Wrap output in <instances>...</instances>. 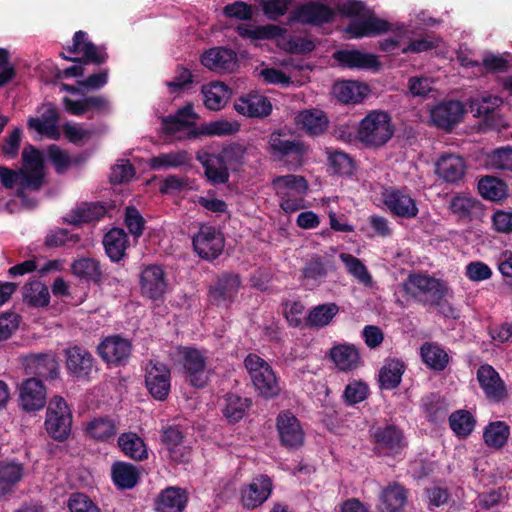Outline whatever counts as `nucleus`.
Instances as JSON below:
<instances>
[{
    "label": "nucleus",
    "mask_w": 512,
    "mask_h": 512,
    "mask_svg": "<svg viewBox=\"0 0 512 512\" xmlns=\"http://www.w3.org/2000/svg\"><path fill=\"white\" fill-rule=\"evenodd\" d=\"M140 289L143 296L152 300L163 298L167 290V280L161 266L148 265L141 271Z\"/></svg>",
    "instance_id": "nucleus-23"
},
{
    "label": "nucleus",
    "mask_w": 512,
    "mask_h": 512,
    "mask_svg": "<svg viewBox=\"0 0 512 512\" xmlns=\"http://www.w3.org/2000/svg\"><path fill=\"white\" fill-rule=\"evenodd\" d=\"M228 87L222 83H215L210 88L203 90L204 104L209 110L217 111L224 107L226 100L225 94Z\"/></svg>",
    "instance_id": "nucleus-60"
},
{
    "label": "nucleus",
    "mask_w": 512,
    "mask_h": 512,
    "mask_svg": "<svg viewBox=\"0 0 512 512\" xmlns=\"http://www.w3.org/2000/svg\"><path fill=\"white\" fill-rule=\"evenodd\" d=\"M465 111L459 100L443 101L431 110V120L436 127L451 131L462 121Z\"/></svg>",
    "instance_id": "nucleus-22"
},
{
    "label": "nucleus",
    "mask_w": 512,
    "mask_h": 512,
    "mask_svg": "<svg viewBox=\"0 0 512 512\" xmlns=\"http://www.w3.org/2000/svg\"><path fill=\"white\" fill-rule=\"evenodd\" d=\"M382 202L389 212L404 219L416 218L419 212L416 201L406 189L389 187L383 190Z\"/></svg>",
    "instance_id": "nucleus-16"
},
{
    "label": "nucleus",
    "mask_w": 512,
    "mask_h": 512,
    "mask_svg": "<svg viewBox=\"0 0 512 512\" xmlns=\"http://www.w3.org/2000/svg\"><path fill=\"white\" fill-rule=\"evenodd\" d=\"M327 276V261L319 255H313L305 262L301 269V285L306 290H314L325 282Z\"/></svg>",
    "instance_id": "nucleus-28"
},
{
    "label": "nucleus",
    "mask_w": 512,
    "mask_h": 512,
    "mask_svg": "<svg viewBox=\"0 0 512 512\" xmlns=\"http://www.w3.org/2000/svg\"><path fill=\"white\" fill-rule=\"evenodd\" d=\"M72 412L65 399L61 396L51 398L45 418L47 434L58 442L68 439L72 429Z\"/></svg>",
    "instance_id": "nucleus-7"
},
{
    "label": "nucleus",
    "mask_w": 512,
    "mask_h": 512,
    "mask_svg": "<svg viewBox=\"0 0 512 512\" xmlns=\"http://www.w3.org/2000/svg\"><path fill=\"white\" fill-rule=\"evenodd\" d=\"M234 109L246 117L264 118L271 114L272 104L264 95L249 93L235 101Z\"/></svg>",
    "instance_id": "nucleus-26"
},
{
    "label": "nucleus",
    "mask_w": 512,
    "mask_h": 512,
    "mask_svg": "<svg viewBox=\"0 0 512 512\" xmlns=\"http://www.w3.org/2000/svg\"><path fill=\"white\" fill-rule=\"evenodd\" d=\"M117 431L114 420L109 417H98L91 420L86 426V432L97 441H108Z\"/></svg>",
    "instance_id": "nucleus-55"
},
{
    "label": "nucleus",
    "mask_w": 512,
    "mask_h": 512,
    "mask_svg": "<svg viewBox=\"0 0 512 512\" xmlns=\"http://www.w3.org/2000/svg\"><path fill=\"white\" fill-rule=\"evenodd\" d=\"M47 391L41 379L30 377L19 387V405L28 412L43 409L47 403Z\"/></svg>",
    "instance_id": "nucleus-21"
},
{
    "label": "nucleus",
    "mask_w": 512,
    "mask_h": 512,
    "mask_svg": "<svg viewBox=\"0 0 512 512\" xmlns=\"http://www.w3.org/2000/svg\"><path fill=\"white\" fill-rule=\"evenodd\" d=\"M124 222L127 229L134 237L138 238L143 234L145 228V219L136 207H126Z\"/></svg>",
    "instance_id": "nucleus-63"
},
{
    "label": "nucleus",
    "mask_w": 512,
    "mask_h": 512,
    "mask_svg": "<svg viewBox=\"0 0 512 512\" xmlns=\"http://www.w3.org/2000/svg\"><path fill=\"white\" fill-rule=\"evenodd\" d=\"M328 164L333 172L342 177H351L356 169L354 159L347 153L340 150L327 151Z\"/></svg>",
    "instance_id": "nucleus-54"
},
{
    "label": "nucleus",
    "mask_w": 512,
    "mask_h": 512,
    "mask_svg": "<svg viewBox=\"0 0 512 512\" xmlns=\"http://www.w3.org/2000/svg\"><path fill=\"white\" fill-rule=\"evenodd\" d=\"M107 213V207L102 202H82L70 213L63 217L64 223L80 226L84 223L96 222Z\"/></svg>",
    "instance_id": "nucleus-30"
},
{
    "label": "nucleus",
    "mask_w": 512,
    "mask_h": 512,
    "mask_svg": "<svg viewBox=\"0 0 512 512\" xmlns=\"http://www.w3.org/2000/svg\"><path fill=\"white\" fill-rule=\"evenodd\" d=\"M421 408L427 420L432 423L443 421L448 412L445 401L434 393L422 398Z\"/></svg>",
    "instance_id": "nucleus-52"
},
{
    "label": "nucleus",
    "mask_w": 512,
    "mask_h": 512,
    "mask_svg": "<svg viewBox=\"0 0 512 512\" xmlns=\"http://www.w3.org/2000/svg\"><path fill=\"white\" fill-rule=\"evenodd\" d=\"M277 195L290 194L288 190H293L299 195L307 193L309 185L304 176L288 174L277 176L272 180Z\"/></svg>",
    "instance_id": "nucleus-48"
},
{
    "label": "nucleus",
    "mask_w": 512,
    "mask_h": 512,
    "mask_svg": "<svg viewBox=\"0 0 512 512\" xmlns=\"http://www.w3.org/2000/svg\"><path fill=\"white\" fill-rule=\"evenodd\" d=\"M333 58L340 66L349 69H365L377 71L381 64L376 55L365 53L356 49L337 50L333 54Z\"/></svg>",
    "instance_id": "nucleus-25"
},
{
    "label": "nucleus",
    "mask_w": 512,
    "mask_h": 512,
    "mask_svg": "<svg viewBox=\"0 0 512 512\" xmlns=\"http://www.w3.org/2000/svg\"><path fill=\"white\" fill-rule=\"evenodd\" d=\"M184 434L178 426H168L162 432V442L168 449L170 457L176 462H186L189 450L182 447Z\"/></svg>",
    "instance_id": "nucleus-36"
},
{
    "label": "nucleus",
    "mask_w": 512,
    "mask_h": 512,
    "mask_svg": "<svg viewBox=\"0 0 512 512\" xmlns=\"http://www.w3.org/2000/svg\"><path fill=\"white\" fill-rule=\"evenodd\" d=\"M118 446L125 456L143 461L148 458V451L144 440L135 432H125L118 437Z\"/></svg>",
    "instance_id": "nucleus-42"
},
{
    "label": "nucleus",
    "mask_w": 512,
    "mask_h": 512,
    "mask_svg": "<svg viewBox=\"0 0 512 512\" xmlns=\"http://www.w3.org/2000/svg\"><path fill=\"white\" fill-rule=\"evenodd\" d=\"M111 477L117 488L123 490L132 489L140 480V471L131 463L117 461L112 465Z\"/></svg>",
    "instance_id": "nucleus-35"
},
{
    "label": "nucleus",
    "mask_w": 512,
    "mask_h": 512,
    "mask_svg": "<svg viewBox=\"0 0 512 512\" xmlns=\"http://www.w3.org/2000/svg\"><path fill=\"white\" fill-rule=\"evenodd\" d=\"M252 406V399L236 393H226L220 402L223 417L229 424L240 422Z\"/></svg>",
    "instance_id": "nucleus-31"
},
{
    "label": "nucleus",
    "mask_w": 512,
    "mask_h": 512,
    "mask_svg": "<svg viewBox=\"0 0 512 512\" xmlns=\"http://www.w3.org/2000/svg\"><path fill=\"white\" fill-rule=\"evenodd\" d=\"M407 501V490L397 482L389 484L380 494L379 512H401Z\"/></svg>",
    "instance_id": "nucleus-34"
},
{
    "label": "nucleus",
    "mask_w": 512,
    "mask_h": 512,
    "mask_svg": "<svg viewBox=\"0 0 512 512\" xmlns=\"http://www.w3.org/2000/svg\"><path fill=\"white\" fill-rule=\"evenodd\" d=\"M406 365L401 359H387L379 371V383L382 389H396L402 380Z\"/></svg>",
    "instance_id": "nucleus-38"
},
{
    "label": "nucleus",
    "mask_w": 512,
    "mask_h": 512,
    "mask_svg": "<svg viewBox=\"0 0 512 512\" xmlns=\"http://www.w3.org/2000/svg\"><path fill=\"white\" fill-rule=\"evenodd\" d=\"M339 306L329 302L319 304L309 310L305 318V326L311 329H321L328 326L338 314Z\"/></svg>",
    "instance_id": "nucleus-41"
},
{
    "label": "nucleus",
    "mask_w": 512,
    "mask_h": 512,
    "mask_svg": "<svg viewBox=\"0 0 512 512\" xmlns=\"http://www.w3.org/2000/svg\"><path fill=\"white\" fill-rule=\"evenodd\" d=\"M420 355L424 364L430 369L441 372L449 363V355L437 343L425 342L420 347Z\"/></svg>",
    "instance_id": "nucleus-45"
},
{
    "label": "nucleus",
    "mask_w": 512,
    "mask_h": 512,
    "mask_svg": "<svg viewBox=\"0 0 512 512\" xmlns=\"http://www.w3.org/2000/svg\"><path fill=\"white\" fill-rule=\"evenodd\" d=\"M190 161V156L187 151H172L169 153H161L153 156L148 160V166L151 170L159 171L162 169H176L187 165Z\"/></svg>",
    "instance_id": "nucleus-47"
},
{
    "label": "nucleus",
    "mask_w": 512,
    "mask_h": 512,
    "mask_svg": "<svg viewBox=\"0 0 512 512\" xmlns=\"http://www.w3.org/2000/svg\"><path fill=\"white\" fill-rule=\"evenodd\" d=\"M276 428L282 446L289 450L298 449L304 443V431L300 421L289 410L282 411L276 418Z\"/></svg>",
    "instance_id": "nucleus-19"
},
{
    "label": "nucleus",
    "mask_w": 512,
    "mask_h": 512,
    "mask_svg": "<svg viewBox=\"0 0 512 512\" xmlns=\"http://www.w3.org/2000/svg\"><path fill=\"white\" fill-rule=\"evenodd\" d=\"M201 64L211 71L232 72L237 66V55L229 48L214 47L201 55Z\"/></svg>",
    "instance_id": "nucleus-24"
},
{
    "label": "nucleus",
    "mask_w": 512,
    "mask_h": 512,
    "mask_svg": "<svg viewBox=\"0 0 512 512\" xmlns=\"http://www.w3.org/2000/svg\"><path fill=\"white\" fill-rule=\"evenodd\" d=\"M240 125L237 122H230L228 120H216L209 123L202 124L198 128L190 129L188 132L189 139H196L201 135L205 136H230L237 133Z\"/></svg>",
    "instance_id": "nucleus-40"
},
{
    "label": "nucleus",
    "mask_w": 512,
    "mask_h": 512,
    "mask_svg": "<svg viewBox=\"0 0 512 512\" xmlns=\"http://www.w3.org/2000/svg\"><path fill=\"white\" fill-rule=\"evenodd\" d=\"M63 105L71 115L87 116L88 119H93L95 115H106L110 112V102L103 95L85 96L78 100L64 97Z\"/></svg>",
    "instance_id": "nucleus-20"
},
{
    "label": "nucleus",
    "mask_w": 512,
    "mask_h": 512,
    "mask_svg": "<svg viewBox=\"0 0 512 512\" xmlns=\"http://www.w3.org/2000/svg\"><path fill=\"white\" fill-rule=\"evenodd\" d=\"M66 50L71 54H82L78 58H66V60L74 62L75 64L59 71L56 75L57 78H71L80 77L85 74V66L93 64L101 66L105 64L109 58L105 47H99L88 39V34L85 31L79 30L73 36L71 46Z\"/></svg>",
    "instance_id": "nucleus-2"
},
{
    "label": "nucleus",
    "mask_w": 512,
    "mask_h": 512,
    "mask_svg": "<svg viewBox=\"0 0 512 512\" xmlns=\"http://www.w3.org/2000/svg\"><path fill=\"white\" fill-rule=\"evenodd\" d=\"M368 87L356 81H342L334 84L333 94L342 103H360L367 96Z\"/></svg>",
    "instance_id": "nucleus-43"
},
{
    "label": "nucleus",
    "mask_w": 512,
    "mask_h": 512,
    "mask_svg": "<svg viewBox=\"0 0 512 512\" xmlns=\"http://www.w3.org/2000/svg\"><path fill=\"white\" fill-rule=\"evenodd\" d=\"M449 209L459 221L469 222L479 215L482 204L472 197L456 195L451 198Z\"/></svg>",
    "instance_id": "nucleus-37"
},
{
    "label": "nucleus",
    "mask_w": 512,
    "mask_h": 512,
    "mask_svg": "<svg viewBox=\"0 0 512 512\" xmlns=\"http://www.w3.org/2000/svg\"><path fill=\"white\" fill-rule=\"evenodd\" d=\"M477 380L488 399L499 402L506 397L505 384L491 365L483 364L478 368Z\"/></svg>",
    "instance_id": "nucleus-27"
},
{
    "label": "nucleus",
    "mask_w": 512,
    "mask_h": 512,
    "mask_svg": "<svg viewBox=\"0 0 512 512\" xmlns=\"http://www.w3.org/2000/svg\"><path fill=\"white\" fill-rule=\"evenodd\" d=\"M29 171L44 172L43 154L33 145H27L22 151V168Z\"/></svg>",
    "instance_id": "nucleus-62"
},
{
    "label": "nucleus",
    "mask_w": 512,
    "mask_h": 512,
    "mask_svg": "<svg viewBox=\"0 0 512 512\" xmlns=\"http://www.w3.org/2000/svg\"><path fill=\"white\" fill-rule=\"evenodd\" d=\"M369 434L377 456L395 458L408 445L403 430L395 424L372 426Z\"/></svg>",
    "instance_id": "nucleus-6"
},
{
    "label": "nucleus",
    "mask_w": 512,
    "mask_h": 512,
    "mask_svg": "<svg viewBox=\"0 0 512 512\" xmlns=\"http://www.w3.org/2000/svg\"><path fill=\"white\" fill-rule=\"evenodd\" d=\"M340 259L344 263L349 274L365 285L371 284L372 277L366 266L359 258L348 253H341Z\"/></svg>",
    "instance_id": "nucleus-59"
},
{
    "label": "nucleus",
    "mask_w": 512,
    "mask_h": 512,
    "mask_svg": "<svg viewBox=\"0 0 512 512\" xmlns=\"http://www.w3.org/2000/svg\"><path fill=\"white\" fill-rule=\"evenodd\" d=\"M227 154L226 149H223L220 153L199 151L196 154V160L203 166L204 174L212 185L226 184L229 181Z\"/></svg>",
    "instance_id": "nucleus-17"
},
{
    "label": "nucleus",
    "mask_w": 512,
    "mask_h": 512,
    "mask_svg": "<svg viewBox=\"0 0 512 512\" xmlns=\"http://www.w3.org/2000/svg\"><path fill=\"white\" fill-rule=\"evenodd\" d=\"M45 173L20 169L19 186L16 189V196L23 202L28 203L26 191H39L44 184Z\"/></svg>",
    "instance_id": "nucleus-49"
},
{
    "label": "nucleus",
    "mask_w": 512,
    "mask_h": 512,
    "mask_svg": "<svg viewBox=\"0 0 512 512\" xmlns=\"http://www.w3.org/2000/svg\"><path fill=\"white\" fill-rule=\"evenodd\" d=\"M69 512H101L100 507L90 496L82 492H73L67 500Z\"/></svg>",
    "instance_id": "nucleus-61"
},
{
    "label": "nucleus",
    "mask_w": 512,
    "mask_h": 512,
    "mask_svg": "<svg viewBox=\"0 0 512 512\" xmlns=\"http://www.w3.org/2000/svg\"><path fill=\"white\" fill-rule=\"evenodd\" d=\"M272 491V479L266 474H259L249 484L241 487V504L245 509L254 510L267 501Z\"/></svg>",
    "instance_id": "nucleus-18"
},
{
    "label": "nucleus",
    "mask_w": 512,
    "mask_h": 512,
    "mask_svg": "<svg viewBox=\"0 0 512 512\" xmlns=\"http://www.w3.org/2000/svg\"><path fill=\"white\" fill-rule=\"evenodd\" d=\"M23 302L30 307H46L50 303L48 287L39 280L26 283L22 292Z\"/></svg>",
    "instance_id": "nucleus-46"
},
{
    "label": "nucleus",
    "mask_w": 512,
    "mask_h": 512,
    "mask_svg": "<svg viewBox=\"0 0 512 512\" xmlns=\"http://www.w3.org/2000/svg\"><path fill=\"white\" fill-rule=\"evenodd\" d=\"M239 274L223 272L208 288V298L212 305L229 308L235 302L241 287Z\"/></svg>",
    "instance_id": "nucleus-12"
},
{
    "label": "nucleus",
    "mask_w": 512,
    "mask_h": 512,
    "mask_svg": "<svg viewBox=\"0 0 512 512\" xmlns=\"http://www.w3.org/2000/svg\"><path fill=\"white\" fill-rule=\"evenodd\" d=\"M73 274L81 279L100 283L102 281V271L99 261L93 258H81L75 260L71 266Z\"/></svg>",
    "instance_id": "nucleus-51"
},
{
    "label": "nucleus",
    "mask_w": 512,
    "mask_h": 512,
    "mask_svg": "<svg viewBox=\"0 0 512 512\" xmlns=\"http://www.w3.org/2000/svg\"><path fill=\"white\" fill-rule=\"evenodd\" d=\"M244 366L251 378L257 394L264 399L276 398L281 387L271 365L257 354L249 353L244 359Z\"/></svg>",
    "instance_id": "nucleus-4"
},
{
    "label": "nucleus",
    "mask_w": 512,
    "mask_h": 512,
    "mask_svg": "<svg viewBox=\"0 0 512 512\" xmlns=\"http://www.w3.org/2000/svg\"><path fill=\"white\" fill-rule=\"evenodd\" d=\"M334 10L321 2L309 1L299 4L289 15L290 23L321 27L335 20Z\"/></svg>",
    "instance_id": "nucleus-13"
},
{
    "label": "nucleus",
    "mask_w": 512,
    "mask_h": 512,
    "mask_svg": "<svg viewBox=\"0 0 512 512\" xmlns=\"http://www.w3.org/2000/svg\"><path fill=\"white\" fill-rule=\"evenodd\" d=\"M192 245L201 259L212 262L222 254L225 240L216 227L201 224L198 232L192 237Z\"/></svg>",
    "instance_id": "nucleus-9"
},
{
    "label": "nucleus",
    "mask_w": 512,
    "mask_h": 512,
    "mask_svg": "<svg viewBox=\"0 0 512 512\" xmlns=\"http://www.w3.org/2000/svg\"><path fill=\"white\" fill-rule=\"evenodd\" d=\"M393 136L391 117L387 112L374 110L369 112L359 123L358 140L369 148L385 145Z\"/></svg>",
    "instance_id": "nucleus-5"
},
{
    "label": "nucleus",
    "mask_w": 512,
    "mask_h": 512,
    "mask_svg": "<svg viewBox=\"0 0 512 512\" xmlns=\"http://www.w3.org/2000/svg\"><path fill=\"white\" fill-rule=\"evenodd\" d=\"M103 245L109 259L118 263L126 256L129 238L124 229L114 227L104 235Z\"/></svg>",
    "instance_id": "nucleus-33"
},
{
    "label": "nucleus",
    "mask_w": 512,
    "mask_h": 512,
    "mask_svg": "<svg viewBox=\"0 0 512 512\" xmlns=\"http://www.w3.org/2000/svg\"><path fill=\"white\" fill-rule=\"evenodd\" d=\"M63 355L67 374L77 382H90L98 372L97 360L84 346H68Z\"/></svg>",
    "instance_id": "nucleus-8"
},
{
    "label": "nucleus",
    "mask_w": 512,
    "mask_h": 512,
    "mask_svg": "<svg viewBox=\"0 0 512 512\" xmlns=\"http://www.w3.org/2000/svg\"><path fill=\"white\" fill-rule=\"evenodd\" d=\"M47 156L49 162L53 165L56 173L63 174L74 163L78 164L81 159H71L66 150L61 149L59 146L52 144L47 149Z\"/></svg>",
    "instance_id": "nucleus-58"
},
{
    "label": "nucleus",
    "mask_w": 512,
    "mask_h": 512,
    "mask_svg": "<svg viewBox=\"0 0 512 512\" xmlns=\"http://www.w3.org/2000/svg\"><path fill=\"white\" fill-rule=\"evenodd\" d=\"M403 292L417 303L437 307L444 316H453L454 308L446 298L447 284L434 276L423 273H410L401 285Z\"/></svg>",
    "instance_id": "nucleus-1"
},
{
    "label": "nucleus",
    "mask_w": 512,
    "mask_h": 512,
    "mask_svg": "<svg viewBox=\"0 0 512 512\" xmlns=\"http://www.w3.org/2000/svg\"><path fill=\"white\" fill-rule=\"evenodd\" d=\"M178 355L189 384L195 388H204L209 378L206 374L207 359L202 351L191 346H180Z\"/></svg>",
    "instance_id": "nucleus-10"
},
{
    "label": "nucleus",
    "mask_w": 512,
    "mask_h": 512,
    "mask_svg": "<svg viewBox=\"0 0 512 512\" xmlns=\"http://www.w3.org/2000/svg\"><path fill=\"white\" fill-rule=\"evenodd\" d=\"M368 394V386L364 382L355 381L346 385L343 398L348 405H355L364 401Z\"/></svg>",
    "instance_id": "nucleus-64"
},
{
    "label": "nucleus",
    "mask_w": 512,
    "mask_h": 512,
    "mask_svg": "<svg viewBox=\"0 0 512 512\" xmlns=\"http://www.w3.org/2000/svg\"><path fill=\"white\" fill-rule=\"evenodd\" d=\"M300 122L309 135H320L328 127V119L320 110H306L300 114Z\"/></svg>",
    "instance_id": "nucleus-57"
},
{
    "label": "nucleus",
    "mask_w": 512,
    "mask_h": 512,
    "mask_svg": "<svg viewBox=\"0 0 512 512\" xmlns=\"http://www.w3.org/2000/svg\"><path fill=\"white\" fill-rule=\"evenodd\" d=\"M145 385L150 395L158 401L168 398L171 388V372L162 362L150 360L145 369Z\"/></svg>",
    "instance_id": "nucleus-15"
},
{
    "label": "nucleus",
    "mask_w": 512,
    "mask_h": 512,
    "mask_svg": "<svg viewBox=\"0 0 512 512\" xmlns=\"http://www.w3.org/2000/svg\"><path fill=\"white\" fill-rule=\"evenodd\" d=\"M189 497L184 488L170 486L162 490L156 498L157 512H184Z\"/></svg>",
    "instance_id": "nucleus-32"
},
{
    "label": "nucleus",
    "mask_w": 512,
    "mask_h": 512,
    "mask_svg": "<svg viewBox=\"0 0 512 512\" xmlns=\"http://www.w3.org/2000/svg\"><path fill=\"white\" fill-rule=\"evenodd\" d=\"M133 350L131 340L114 334L104 337L97 346L99 357L109 366L127 365Z\"/></svg>",
    "instance_id": "nucleus-11"
},
{
    "label": "nucleus",
    "mask_w": 512,
    "mask_h": 512,
    "mask_svg": "<svg viewBox=\"0 0 512 512\" xmlns=\"http://www.w3.org/2000/svg\"><path fill=\"white\" fill-rule=\"evenodd\" d=\"M435 172L445 182L457 183L465 175V160L456 154H442L435 164Z\"/></svg>",
    "instance_id": "nucleus-29"
},
{
    "label": "nucleus",
    "mask_w": 512,
    "mask_h": 512,
    "mask_svg": "<svg viewBox=\"0 0 512 512\" xmlns=\"http://www.w3.org/2000/svg\"><path fill=\"white\" fill-rule=\"evenodd\" d=\"M507 184L496 177L485 176L478 182L479 194L488 200L499 201L507 195Z\"/></svg>",
    "instance_id": "nucleus-53"
},
{
    "label": "nucleus",
    "mask_w": 512,
    "mask_h": 512,
    "mask_svg": "<svg viewBox=\"0 0 512 512\" xmlns=\"http://www.w3.org/2000/svg\"><path fill=\"white\" fill-rule=\"evenodd\" d=\"M476 421L467 410H457L449 416V426L459 438L468 437L474 430Z\"/></svg>",
    "instance_id": "nucleus-56"
},
{
    "label": "nucleus",
    "mask_w": 512,
    "mask_h": 512,
    "mask_svg": "<svg viewBox=\"0 0 512 512\" xmlns=\"http://www.w3.org/2000/svg\"><path fill=\"white\" fill-rule=\"evenodd\" d=\"M267 151L274 161L283 162L288 170L296 171L304 164L307 146L287 133L274 131L269 135Z\"/></svg>",
    "instance_id": "nucleus-3"
},
{
    "label": "nucleus",
    "mask_w": 512,
    "mask_h": 512,
    "mask_svg": "<svg viewBox=\"0 0 512 512\" xmlns=\"http://www.w3.org/2000/svg\"><path fill=\"white\" fill-rule=\"evenodd\" d=\"M19 361L27 375L46 380L59 376V363L52 352L23 354Z\"/></svg>",
    "instance_id": "nucleus-14"
},
{
    "label": "nucleus",
    "mask_w": 512,
    "mask_h": 512,
    "mask_svg": "<svg viewBox=\"0 0 512 512\" xmlns=\"http://www.w3.org/2000/svg\"><path fill=\"white\" fill-rule=\"evenodd\" d=\"M510 436V427L504 421L489 423L483 431V439L487 446L501 449L504 447Z\"/></svg>",
    "instance_id": "nucleus-50"
},
{
    "label": "nucleus",
    "mask_w": 512,
    "mask_h": 512,
    "mask_svg": "<svg viewBox=\"0 0 512 512\" xmlns=\"http://www.w3.org/2000/svg\"><path fill=\"white\" fill-rule=\"evenodd\" d=\"M329 356L342 371H350L358 366L360 355L354 345L339 344L330 349Z\"/></svg>",
    "instance_id": "nucleus-44"
},
{
    "label": "nucleus",
    "mask_w": 512,
    "mask_h": 512,
    "mask_svg": "<svg viewBox=\"0 0 512 512\" xmlns=\"http://www.w3.org/2000/svg\"><path fill=\"white\" fill-rule=\"evenodd\" d=\"M24 476V466L16 461H0V498L10 493Z\"/></svg>",
    "instance_id": "nucleus-39"
}]
</instances>
